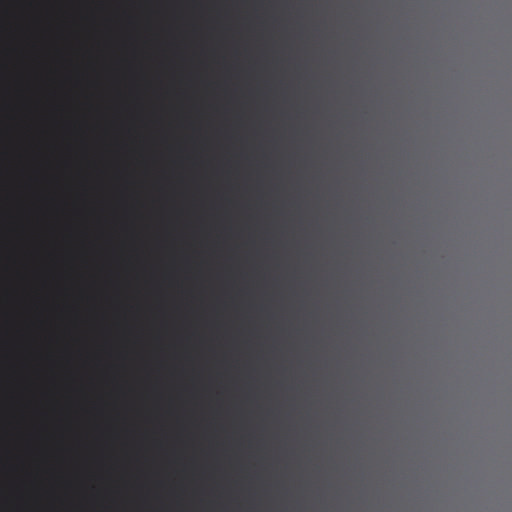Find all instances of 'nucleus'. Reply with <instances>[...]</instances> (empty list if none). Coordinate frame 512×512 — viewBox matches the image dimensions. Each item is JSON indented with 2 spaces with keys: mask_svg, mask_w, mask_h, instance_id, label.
Listing matches in <instances>:
<instances>
[{
  "mask_svg": "<svg viewBox=\"0 0 512 512\" xmlns=\"http://www.w3.org/2000/svg\"><path fill=\"white\" fill-rule=\"evenodd\" d=\"M56 194H0V196H55ZM75 196H88L89 194H74Z\"/></svg>",
  "mask_w": 512,
  "mask_h": 512,
  "instance_id": "nucleus-2",
  "label": "nucleus"
},
{
  "mask_svg": "<svg viewBox=\"0 0 512 512\" xmlns=\"http://www.w3.org/2000/svg\"><path fill=\"white\" fill-rule=\"evenodd\" d=\"M0 192H205V190H9Z\"/></svg>",
  "mask_w": 512,
  "mask_h": 512,
  "instance_id": "nucleus-1",
  "label": "nucleus"
}]
</instances>
